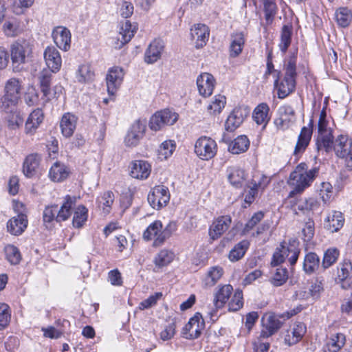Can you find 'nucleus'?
Instances as JSON below:
<instances>
[{
	"label": "nucleus",
	"mask_w": 352,
	"mask_h": 352,
	"mask_svg": "<svg viewBox=\"0 0 352 352\" xmlns=\"http://www.w3.org/2000/svg\"><path fill=\"white\" fill-rule=\"evenodd\" d=\"M318 168L315 167L308 170L306 163L299 164L289 175L288 184L292 188V190L289 192L288 197H293L297 194H301L311 186L318 176Z\"/></svg>",
	"instance_id": "f257e3e1"
},
{
	"label": "nucleus",
	"mask_w": 352,
	"mask_h": 352,
	"mask_svg": "<svg viewBox=\"0 0 352 352\" xmlns=\"http://www.w3.org/2000/svg\"><path fill=\"white\" fill-rule=\"evenodd\" d=\"M22 89V81L19 78H11L6 82L3 95L0 98L1 111H9L16 107L21 98Z\"/></svg>",
	"instance_id": "f03ea898"
},
{
	"label": "nucleus",
	"mask_w": 352,
	"mask_h": 352,
	"mask_svg": "<svg viewBox=\"0 0 352 352\" xmlns=\"http://www.w3.org/2000/svg\"><path fill=\"white\" fill-rule=\"evenodd\" d=\"M33 47V45L26 40L18 41L11 45L10 56L14 72H19L21 65L32 60Z\"/></svg>",
	"instance_id": "7ed1b4c3"
},
{
	"label": "nucleus",
	"mask_w": 352,
	"mask_h": 352,
	"mask_svg": "<svg viewBox=\"0 0 352 352\" xmlns=\"http://www.w3.org/2000/svg\"><path fill=\"white\" fill-rule=\"evenodd\" d=\"M194 151L201 160H209L216 155L217 144L211 138L201 136L195 142Z\"/></svg>",
	"instance_id": "20e7f679"
},
{
	"label": "nucleus",
	"mask_w": 352,
	"mask_h": 352,
	"mask_svg": "<svg viewBox=\"0 0 352 352\" xmlns=\"http://www.w3.org/2000/svg\"><path fill=\"white\" fill-rule=\"evenodd\" d=\"M178 119V114L168 109L157 111L153 115L149 121V127L157 131L163 129L166 125H173Z\"/></svg>",
	"instance_id": "39448f33"
},
{
	"label": "nucleus",
	"mask_w": 352,
	"mask_h": 352,
	"mask_svg": "<svg viewBox=\"0 0 352 352\" xmlns=\"http://www.w3.org/2000/svg\"><path fill=\"white\" fill-rule=\"evenodd\" d=\"M170 197L168 187L159 185L154 187L152 191L148 195V201L151 206L159 210L166 206Z\"/></svg>",
	"instance_id": "423d86ee"
},
{
	"label": "nucleus",
	"mask_w": 352,
	"mask_h": 352,
	"mask_svg": "<svg viewBox=\"0 0 352 352\" xmlns=\"http://www.w3.org/2000/svg\"><path fill=\"white\" fill-rule=\"evenodd\" d=\"M204 327V320L201 314L196 313L183 327L182 336L188 340L196 339L201 335Z\"/></svg>",
	"instance_id": "0eeeda50"
},
{
	"label": "nucleus",
	"mask_w": 352,
	"mask_h": 352,
	"mask_svg": "<svg viewBox=\"0 0 352 352\" xmlns=\"http://www.w3.org/2000/svg\"><path fill=\"white\" fill-rule=\"evenodd\" d=\"M146 130L144 122L137 120L131 126L124 138L125 145L128 147H135L142 138Z\"/></svg>",
	"instance_id": "6e6552de"
},
{
	"label": "nucleus",
	"mask_w": 352,
	"mask_h": 352,
	"mask_svg": "<svg viewBox=\"0 0 352 352\" xmlns=\"http://www.w3.org/2000/svg\"><path fill=\"white\" fill-rule=\"evenodd\" d=\"M283 316L275 314H268L263 318V329L261 332V337L268 338L274 334L282 326Z\"/></svg>",
	"instance_id": "1a4fd4ad"
},
{
	"label": "nucleus",
	"mask_w": 352,
	"mask_h": 352,
	"mask_svg": "<svg viewBox=\"0 0 352 352\" xmlns=\"http://www.w3.org/2000/svg\"><path fill=\"white\" fill-rule=\"evenodd\" d=\"M232 218L230 215L219 217L209 229V235L212 240L219 239L230 226Z\"/></svg>",
	"instance_id": "9d476101"
},
{
	"label": "nucleus",
	"mask_w": 352,
	"mask_h": 352,
	"mask_svg": "<svg viewBox=\"0 0 352 352\" xmlns=\"http://www.w3.org/2000/svg\"><path fill=\"white\" fill-rule=\"evenodd\" d=\"M124 76V70L119 67H114L109 70L107 75V91L110 95H113L121 85Z\"/></svg>",
	"instance_id": "9b49d317"
},
{
	"label": "nucleus",
	"mask_w": 352,
	"mask_h": 352,
	"mask_svg": "<svg viewBox=\"0 0 352 352\" xmlns=\"http://www.w3.org/2000/svg\"><path fill=\"white\" fill-rule=\"evenodd\" d=\"M54 42L58 47L64 51H67L71 45V32L65 27L58 26L52 31Z\"/></svg>",
	"instance_id": "f8f14e48"
},
{
	"label": "nucleus",
	"mask_w": 352,
	"mask_h": 352,
	"mask_svg": "<svg viewBox=\"0 0 352 352\" xmlns=\"http://www.w3.org/2000/svg\"><path fill=\"white\" fill-rule=\"evenodd\" d=\"M248 113V111L245 108H234L226 121V130L228 131H234L243 123Z\"/></svg>",
	"instance_id": "ddd939ff"
},
{
	"label": "nucleus",
	"mask_w": 352,
	"mask_h": 352,
	"mask_svg": "<svg viewBox=\"0 0 352 352\" xmlns=\"http://www.w3.org/2000/svg\"><path fill=\"white\" fill-rule=\"evenodd\" d=\"M28 221L23 212H19L17 216L12 217L7 223L8 232L14 236L21 235L27 228Z\"/></svg>",
	"instance_id": "4468645a"
},
{
	"label": "nucleus",
	"mask_w": 352,
	"mask_h": 352,
	"mask_svg": "<svg viewBox=\"0 0 352 352\" xmlns=\"http://www.w3.org/2000/svg\"><path fill=\"white\" fill-rule=\"evenodd\" d=\"M44 59L49 69L58 72L62 65V59L58 50L54 46H48L44 51Z\"/></svg>",
	"instance_id": "2eb2a0df"
},
{
	"label": "nucleus",
	"mask_w": 352,
	"mask_h": 352,
	"mask_svg": "<svg viewBox=\"0 0 352 352\" xmlns=\"http://www.w3.org/2000/svg\"><path fill=\"white\" fill-rule=\"evenodd\" d=\"M215 80L209 73H202L197 78V85L200 95L208 97L212 95L214 88Z\"/></svg>",
	"instance_id": "dca6fc26"
},
{
	"label": "nucleus",
	"mask_w": 352,
	"mask_h": 352,
	"mask_svg": "<svg viewBox=\"0 0 352 352\" xmlns=\"http://www.w3.org/2000/svg\"><path fill=\"white\" fill-rule=\"evenodd\" d=\"M163 233L162 223L156 220L151 223L146 230L144 232L143 238L146 241L153 239V245L158 247L162 245L165 241H158V239L162 236Z\"/></svg>",
	"instance_id": "f3484780"
},
{
	"label": "nucleus",
	"mask_w": 352,
	"mask_h": 352,
	"mask_svg": "<svg viewBox=\"0 0 352 352\" xmlns=\"http://www.w3.org/2000/svg\"><path fill=\"white\" fill-rule=\"evenodd\" d=\"M151 166L144 160H134L130 164V175L138 179H146L151 174Z\"/></svg>",
	"instance_id": "a211bd4d"
},
{
	"label": "nucleus",
	"mask_w": 352,
	"mask_h": 352,
	"mask_svg": "<svg viewBox=\"0 0 352 352\" xmlns=\"http://www.w3.org/2000/svg\"><path fill=\"white\" fill-rule=\"evenodd\" d=\"M269 182L267 177L264 175H262L258 182L253 179L248 186L249 190L245 192L244 197L245 203L248 204V206L252 204L257 196L258 190H263L268 184Z\"/></svg>",
	"instance_id": "6ab92c4d"
},
{
	"label": "nucleus",
	"mask_w": 352,
	"mask_h": 352,
	"mask_svg": "<svg viewBox=\"0 0 352 352\" xmlns=\"http://www.w3.org/2000/svg\"><path fill=\"white\" fill-rule=\"evenodd\" d=\"M44 114L41 109H34L28 116L25 124V133L28 135H33L43 122Z\"/></svg>",
	"instance_id": "aec40b11"
},
{
	"label": "nucleus",
	"mask_w": 352,
	"mask_h": 352,
	"mask_svg": "<svg viewBox=\"0 0 352 352\" xmlns=\"http://www.w3.org/2000/svg\"><path fill=\"white\" fill-rule=\"evenodd\" d=\"M309 126H303L298 138L294 155L298 156L302 154L307 147L311 138L313 121H310Z\"/></svg>",
	"instance_id": "412c9836"
},
{
	"label": "nucleus",
	"mask_w": 352,
	"mask_h": 352,
	"mask_svg": "<svg viewBox=\"0 0 352 352\" xmlns=\"http://www.w3.org/2000/svg\"><path fill=\"white\" fill-rule=\"evenodd\" d=\"M209 34V28L205 24L197 23L194 25V28L191 29V36L195 40L197 48H201L206 44Z\"/></svg>",
	"instance_id": "4be33fe9"
},
{
	"label": "nucleus",
	"mask_w": 352,
	"mask_h": 352,
	"mask_svg": "<svg viewBox=\"0 0 352 352\" xmlns=\"http://www.w3.org/2000/svg\"><path fill=\"white\" fill-rule=\"evenodd\" d=\"M77 120V117L71 113H66L62 116L60 126L64 137L70 138L74 134Z\"/></svg>",
	"instance_id": "5701e85b"
},
{
	"label": "nucleus",
	"mask_w": 352,
	"mask_h": 352,
	"mask_svg": "<svg viewBox=\"0 0 352 352\" xmlns=\"http://www.w3.org/2000/svg\"><path fill=\"white\" fill-rule=\"evenodd\" d=\"M306 332V327L302 322H296L294 327L287 331L285 341L288 345H293L298 342Z\"/></svg>",
	"instance_id": "b1692460"
},
{
	"label": "nucleus",
	"mask_w": 352,
	"mask_h": 352,
	"mask_svg": "<svg viewBox=\"0 0 352 352\" xmlns=\"http://www.w3.org/2000/svg\"><path fill=\"white\" fill-rule=\"evenodd\" d=\"M75 198L71 197L69 195H67L65 198V201L62 206L58 208V212H56V222H62L67 220L72 213V209L75 206Z\"/></svg>",
	"instance_id": "393cba45"
},
{
	"label": "nucleus",
	"mask_w": 352,
	"mask_h": 352,
	"mask_svg": "<svg viewBox=\"0 0 352 352\" xmlns=\"http://www.w3.org/2000/svg\"><path fill=\"white\" fill-rule=\"evenodd\" d=\"M164 45L160 40H154L151 43L145 52V61L147 63H154L160 58Z\"/></svg>",
	"instance_id": "a878e982"
},
{
	"label": "nucleus",
	"mask_w": 352,
	"mask_h": 352,
	"mask_svg": "<svg viewBox=\"0 0 352 352\" xmlns=\"http://www.w3.org/2000/svg\"><path fill=\"white\" fill-rule=\"evenodd\" d=\"M69 175V168L63 163L55 162L50 169L49 177L54 182H60L66 179Z\"/></svg>",
	"instance_id": "bb28decb"
},
{
	"label": "nucleus",
	"mask_w": 352,
	"mask_h": 352,
	"mask_svg": "<svg viewBox=\"0 0 352 352\" xmlns=\"http://www.w3.org/2000/svg\"><path fill=\"white\" fill-rule=\"evenodd\" d=\"M351 146V140L346 135H340L336 139L333 150L338 157L344 158L347 156Z\"/></svg>",
	"instance_id": "cd10ccee"
},
{
	"label": "nucleus",
	"mask_w": 352,
	"mask_h": 352,
	"mask_svg": "<svg viewBox=\"0 0 352 352\" xmlns=\"http://www.w3.org/2000/svg\"><path fill=\"white\" fill-rule=\"evenodd\" d=\"M228 179L235 188H241L246 179L245 171L238 166H230L227 169Z\"/></svg>",
	"instance_id": "c85d7f7f"
},
{
	"label": "nucleus",
	"mask_w": 352,
	"mask_h": 352,
	"mask_svg": "<svg viewBox=\"0 0 352 352\" xmlns=\"http://www.w3.org/2000/svg\"><path fill=\"white\" fill-rule=\"evenodd\" d=\"M270 107L267 103L259 104L254 110L252 113L253 120L258 125L265 127L270 120L269 116Z\"/></svg>",
	"instance_id": "c756f323"
},
{
	"label": "nucleus",
	"mask_w": 352,
	"mask_h": 352,
	"mask_svg": "<svg viewBox=\"0 0 352 352\" xmlns=\"http://www.w3.org/2000/svg\"><path fill=\"white\" fill-rule=\"evenodd\" d=\"M233 292V287L231 285H224L219 286L214 295V303L217 308H221L230 298Z\"/></svg>",
	"instance_id": "7c9ffc66"
},
{
	"label": "nucleus",
	"mask_w": 352,
	"mask_h": 352,
	"mask_svg": "<svg viewBox=\"0 0 352 352\" xmlns=\"http://www.w3.org/2000/svg\"><path fill=\"white\" fill-rule=\"evenodd\" d=\"M345 336L338 333L333 335L323 346V352H338L345 344Z\"/></svg>",
	"instance_id": "2f4dec72"
},
{
	"label": "nucleus",
	"mask_w": 352,
	"mask_h": 352,
	"mask_svg": "<svg viewBox=\"0 0 352 352\" xmlns=\"http://www.w3.org/2000/svg\"><path fill=\"white\" fill-rule=\"evenodd\" d=\"M344 219L342 213L339 211H333L327 217L325 227L331 232L339 230L344 224Z\"/></svg>",
	"instance_id": "473e14b6"
},
{
	"label": "nucleus",
	"mask_w": 352,
	"mask_h": 352,
	"mask_svg": "<svg viewBox=\"0 0 352 352\" xmlns=\"http://www.w3.org/2000/svg\"><path fill=\"white\" fill-rule=\"evenodd\" d=\"M245 44L244 34L242 32L231 34V43L230 46V56H238L242 52Z\"/></svg>",
	"instance_id": "72a5a7b5"
},
{
	"label": "nucleus",
	"mask_w": 352,
	"mask_h": 352,
	"mask_svg": "<svg viewBox=\"0 0 352 352\" xmlns=\"http://www.w3.org/2000/svg\"><path fill=\"white\" fill-rule=\"evenodd\" d=\"M250 146V141L247 136L239 135L232 140L228 146V151L232 154H240L245 152Z\"/></svg>",
	"instance_id": "f704fd0d"
},
{
	"label": "nucleus",
	"mask_w": 352,
	"mask_h": 352,
	"mask_svg": "<svg viewBox=\"0 0 352 352\" xmlns=\"http://www.w3.org/2000/svg\"><path fill=\"white\" fill-rule=\"evenodd\" d=\"M40 162V157L37 154L29 155L25 160L23 165V172L27 177L34 175Z\"/></svg>",
	"instance_id": "c9c22d12"
},
{
	"label": "nucleus",
	"mask_w": 352,
	"mask_h": 352,
	"mask_svg": "<svg viewBox=\"0 0 352 352\" xmlns=\"http://www.w3.org/2000/svg\"><path fill=\"white\" fill-rule=\"evenodd\" d=\"M320 266V258L314 252L307 253L303 261L302 269L307 274L314 273Z\"/></svg>",
	"instance_id": "e433bc0d"
},
{
	"label": "nucleus",
	"mask_w": 352,
	"mask_h": 352,
	"mask_svg": "<svg viewBox=\"0 0 352 352\" xmlns=\"http://www.w3.org/2000/svg\"><path fill=\"white\" fill-rule=\"evenodd\" d=\"M52 73L54 72L50 69H43L38 77L41 91L43 94V96L47 98V100H50L52 97L50 90Z\"/></svg>",
	"instance_id": "4c0bfd02"
},
{
	"label": "nucleus",
	"mask_w": 352,
	"mask_h": 352,
	"mask_svg": "<svg viewBox=\"0 0 352 352\" xmlns=\"http://www.w3.org/2000/svg\"><path fill=\"white\" fill-rule=\"evenodd\" d=\"M352 271V263L350 260L344 259L338 267L336 279L342 283V287L347 289L349 286L345 285V281L348 279Z\"/></svg>",
	"instance_id": "58836bf2"
},
{
	"label": "nucleus",
	"mask_w": 352,
	"mask_h": 352,
	"mask_svg": "<svg viewBox=\"0 0 352 352\" xmlns=\"http://www.w3.org/2000/svg\"><path fill=\"white\" fill-rule=\"evenodd\" d=\"M136 30L135 25H132L129 21H126L120 26L118 40L121 42L122 45L127 43L133 38Z\"/></svg>",
	"instance_id": "ea45409f"
},
{
	"label": "nucleus",
	"mask_w": 352,
	"mask_h": 352,
	"mask_svg": "<svg viewBox=\"0 0 352 352\" xmlns=\"http://www.w3.org/2000/svg\"><path fill=\"white\" fill-rule=\"evenodd\" d=\"M226 104V98L223 95L217 94L214 96L207 107V111L210 115L219 114Z\"/></svg>",
	"instance_id": "a19ab883"
},
{
	"label": "nucleus",
	"mask_w": 352,
	"mask_h": 352,
	"mask_svg": "<svg viewBox=\"0 0 352 352\" xmlns=\"http://www.w3.org/2000/svg\"><path fill=\"white\" fill-rule=\"evenodd\" d=\"M293 28L291 25H284L281 29L280 43L278 47L280 50L285 54L292 42Z\"/></svg>",
	"instance_id": "79ce46f5"
},
{
	"label": "nucleus",
	"mask_w": 352,
	"mask_h": 352,
	"mask_svg": "<svg viewBox=\"0 0 352 352\" xmlns=\"http://www.w3.org/2000/svg\"><path fill=\"white\" fill-rule=\"evenodd\" d=\"M250 245L247 240H243L234 245L230 251L228 258L230 261L235 262L241 259L245 255Z\"/></svg>",
	"instance_id": "37998d69"
},
{
	"label": "nucleus",
	"mask_w": 352,
	"mask_h": 352,
	"mask_svg": "<svg viewBox=\"0 0 352 352\" xmlns=\"http://www.w3.org/2000/svg\"><path fill=\"white\" fill-rule=\"evenodd\" d=\"M8 113V126L10 129H19L23 123V115L19 110L15 108L11 109L9 111H4Z\"/></svg>",
	"instance_id": "c03bdc74"
},
{
	"label": "nucleus",
	"mask_w": 352,
	"mask_h": 352,
	"mask_svg": "<svg viewBox=\"0 0 352 352\" xmlns=\"http://www.w3.org/2000/svg\"><path fill=\"white\" fill-rule=\"evenodd\" d=\"M333 135L332 133L318 135L316 140V148L318 152L324 151L329 153L333 149Z\"/></svg>",
	"instance_id": "a18cd8bd"
},
{
	"label": "nucleus",
	"mask_w": 352,
	"mask_h": 352,
	"mask_svg": "<svg viewBox=\"0 0 352 352\" xmlns=\"http://www.w3.org/2000/svg\"><path fill=\"white\" fill-rule=\"evenodd\" d=\"M223 274V270L219 266H214L210 268L206 276L204 279V284L206 287L214 286L221 278Z\"/></svg>",
	"instance_id": "49530a36"
},
{
	"label": "nucleus",
	"mask_w": 352,
	"mask_h": 352,
	"mask_svg": "<svg viewBox=\"0 0 352 352\" xmlns=\"http://www.w3.org/2000/svg\"><path fill=\"white\" fill-rule=\"evenodd\" d=\"M274 86L278 88V97L279 98H285L294 90L296 80H291L284 77L280 83L278 82V85Z\"/></svg>",
	"instance_id": "de8ad7c7"
},
{
	"label": "nucleus",
	"mask_w": 352,
	"mask_h": 352,
	"mask_svg": "<svg viewBox=\"0 0 352 352\" xmlns=\"http://www.w3.org/2000/svg\"><path fill=\"white\" fill-rule=\"evenodd\" d=\"M88 217V210L83 205L78 206L74 212L72 224L74 228H80L87 221Z\"/></svg>",
	"instance_id": "09e8293b"
},
{
	"label": "nucleus",
	"mask_w": 352,
	"mask_h": 352,
	"mask_svg": "<svg viewBox=\"0 0 352 352\" xmlns=\"http://www.w3.org/2000/svg\"><path fill=\"white\" fill-rule=\"evenodd\" d=\"M290 250V243L286 244L285 243H280V246L277 248L273 254L271 265L272 266H278L283 263L285 259L288 260L289 253H283L284 250Z\"/></svg>",
	"instance_id": "8fccbe9b"
},
{
	"label": "nucleus",
	"mask_w": 352,
	"mask_h": 352,
	"mask_svg": "<svg viewBox=\"0 0 352 352\" xmlns=\"http://www.w3.org/2000/svg\"><path fill=\"white\" fill-rule=\"evenodd\" d=\"M175 258L174 253L168 250H162L155 257L154 263L156 266L162 267L170 263Z\"/></svg>",
	"instance_id": "3c124183"
},
{
	"label": "nucleus",
	"mask_w": 352,
	"mask_h": 352,
	"mask_svg": "<svg viewBox=\"0 0 352 352\" xmlns=\"http://www.w3.org/2000/svg\"><path fill=\"white\" fill-rule=\"evenodd\" d=\"M340 251L336 248H328L324 253L322 267L326 270L332 266L338 260Z\"/></svg>",
	"instance_id": "603ef678"
},
{
	"label": "nucleus",
	"mask_w": 352,
	"mask_h": 352,
	"mask_svg": "<svg viewBox=\"0 0 352 352\" xmlns=\"http://www.w3.org/2000/svg\"><path fill=\"white\" fill-rule=\"evenodd\" d=\"M94 72L88 64L81 65L77 71L76 78L79 82L84 83L94 79Z\"/></svg>",
	"instance_id": "864d4df0"
},
{
	"label": "nucleus",
	"mask_w": 352,
	"mask_h": 352,
	"mask_svg": "<svg viewBox=\"0 0 352 352\" xmlns=\"http://www.w3.org/2000/svg\"><path fill=\"white\" fill-rule=\"evenodd\" d=\"M335 16L338 24L343 28L347 27L352 20L351 12L347 8H340L336 10Z\"/></svg>",
	"instance_id": "5fc2aeb1"
},
{
	"label": "nucleus",
	"mask_w": 352,
	"mask_h": 352,
	"mask_svg": "<svg viewBox=\"0 0 352 352\" xmlns=\"http://www.w3.org/2000/svg\"><path fill=\"white\" fill-rule=\"evenodd\" d=\"M114 195L111 191H107L98 198V207L102 208L103 212L107 214L110 212L111 205L113 203Z\"/></svg>",
	"instance_id": "6e6d98bb"
},
{
	"label": "nucleus",
	"mask_w": 352,
	"mask_h": 352,
	"mask_svg": "<svg viewBox=\"0 0 352 352\" xmlns=\"http://www.w3.org/2000/svg\"><path fill=\"white\" fill-rule=\"evenodd\" d=\"M297 51L294 52L289 58L285 65V78L296 80V77Z\"/></svg>",
	"instance_id": "4d7b16f0"
},
{
	"label": "nucleus",
	"mask_w": 352,
	"mask_h": 352,
	"mask_svg": "<svg viewBox=\"0 0 352 352\" xmlns=\"http://www.w3.org/2000/svg\"><path fill=\"white\" fill-rule=\"evenodd\" d=\"M316 202L313 199H300L293 206V210L296 214L298 211L305 213L314 209Z\"/></svg>",
	"instance_id": "13d9d810"
},
{
	"label": "nucleus",
	"mask_w": 352,
	"mask_h": 352,
	"mask_svg": "<svg viewBox=\"0 0 352 352\" xmlns=\"http://www.w3.org/2000/svg\"><path fill=\"white\" fill-rule=\"evenodd\" d=\"M289 274L287 268H276L273 276L272 277L271 283L276 287L281 286L286 283Z\"/></svg>",
	"instance_id": "bf43d9fd"
},
{
	"label": "nucleus",
	"mask_w": 352,
	"mask_h": 352,
	"mask_svg": "<svg viewBox=\"0 0 352 352\" xmlns=\"http://www.w3.org/2000/svg\"><path fill=\"white\" fill-rule=\"evenodd\" d=\"M265 18L267 24L272 23L277 12L274 0H263Z\"/></svg>",
	"instance_id": "052dcab7"
},
{
	"label": "nucleus",
	"mask_w": 352,
	"mask_h": 352,
	"mask_svg": "<svg viewBox=\"0 0 352 352\" xmlns=\"http://www.w3.org/2000/svg\"><path fill=\"white\" fill-rule=\"evenodd\" d=\"M7 260L12 265L18 264L21 258L19 249L13 245H8L4 249Z\"/></svg>",
	"instance_id": "680f3d73"
},
{
	"label": "nucleus",
	"mask_w": 352,
	"mask_h": 352,
	"mask_svg": "<svg viewBox=\"0 0 352 352\" xmlns=\"http://www.w3.org/2000/svg\"><path fill=\"white\" fill-rule=\"evenodd\" d=\"M11 314L9 306L0 303V331L4 329L10 323Z\"/></svg>",
	"instance_id": "e2e57ef3"
},
{
	"label": "nucleus",
	"mask_w": 352,
	"mask_h": 352,
	"mask_svg": "<svg viewBox=\"0 0 352 352\" xmlns=\"http://www.w3.org/2000/svg\"><path fill=\"white\" fill-rule=\"evenodd\" d=\"M243 305V292L240 289H236L228 304L229 310L236 311L239 310Z\"/></svg>",
	"instance_id": "0e129e2a"
},
{
	"label": "nucleus",
	"mask_w": 352,
	"mask_h": 352,
	"mask_svg": "<svg viewBox=\"0 0 352 352\" xmlns=\"http://www.w3.org/2000/svg\"><path fill=\"white\" fill-rule=\"evenodd\" d=\"M283 253L287 252L289 255H288V262L291 266V271L293 270V267L296 264L299 257L300 250L296 244V242L294 241L292 243H290V250H284Z\"/></svg>",
	"instance_id": "69168bd1"
},
{
	"label": "nucleus",
	"mask_w": 352,
	"mask_h": 352,
	"mask_svg": "<svg viewBox=\"0 0 352 352\" xmlns=\"http://www.w3.org/2000/svg\"><path fill=\"white\" fill-rule=\"evenodd\" d=\"M326 117V111L322 110L320 114V118L318 124V135L332 133L331 129L328 126L329 122L327 120Z\"/></svg>",
	"instance_id": "338daca9"
},
{
	"label": "nucleus",
	"mask_w": 352,
	"mask_h": 352,
	"mask_svg": "<svg viewBox=\"0 0 352 352\" xmlns=\"http://www.w3.org/2000/svg\"><path fill=\"white\" fill-rule=\"evenodd\" d=\"M303 240L306 242L310 241L315 233V223L313 220L309 219L302 230Z\"/></svg>",
	"instance_id": "774afa93"
}]
</instances>
